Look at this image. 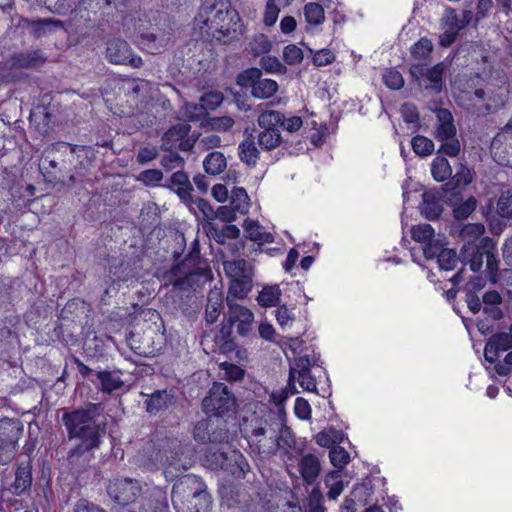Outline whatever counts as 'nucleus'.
Returning a JSON list of instances; mask_svg holds the SVG:
<instances>
[{
	"mask_svg": "<svg viewBox=\"0 0 512 512\" xmlns=\"http://www.w3.org/2000/svg\"><path fill=\"white\" fill-rule=\"evenodd\" d=\"M103 411V403L89 402L84 407L63 413L62 422L68 439L78 441L67 453L70 463L79 461L86 454L93 455L101 447L107 434V420Z\"/></svg>",
	"mask_w": 512,
	"mask_h": 512,
	"instance_id": "obj_1",
	"label": "nucleus"
},
{
	"mask_svg": "<svg viewBox=\"0 0 512 512\" xmlns=\"http://www.w3.org/2000/svg\"><path fill=\"white\" fill-rule=\"evenodd\" d=\"M195 20L202 35L225 44L238 40L245 31L239 12L230 3L206 1Z\"/></svg>",
	"mask_w": 512,
	"mask_h": 512,
	"instance_id": "obj_2",
	"label": "nucleus"
},
{
	"mask_svg": "<svg viewBox=\"0 0 512 512\" xmlns=\"http://www.w3.org/2000/svg\"><path fill=\"white\" fill-rule=\"evenodd\" d=\"M459 260L465 265L468 264L473 272H479L485 260L490 281L493 283L497 281L499 267L496 245L492 238L482 237L478 242L465 241L459 255H457L454 249L445 247L439 255L437 262L441 270L452 271L457 266Z\"/></svg>",
	"mask_w": 512,
	"mask_h": 512,
	"instance_id": "obj_3",
	"label": "nucleus"
},
{
	"mask_svg": "<svg viewBox=\"0 0 512 512\" xmlns=\"http://www.w3.org/2000/svg\"><path fill=\"white\" fill-rule=\"evenodd\" d=\"M171 498L176 512H210L212 507V498L205 483L195 474L177 479Z\"/></svg>",
	"mask_w": 512,
	"mask_h": 512,
	"instance_id": "obj_4",
	"label": "nucleus"
},
{
	"mask_svg": "<svg viewBox=\"0 0 512 512\" xmlns=\"http://www.w3.org/2000/svg\"><path fill=\"white\" fill-rule=\"evenodd\" d=\"M228 314L226 321L223 322L218 338V344L223 353L236 351L238 344L233 337V328L236 326L237 333L240 336H247L251 331V325L254 315L250 309L239 304H228Z\"/></svg>",
	"mask_w": 512,
	"mask_h": 512,
	"instance_id": "obj_5",
	"label": "nucleus"
},
{
	"mask_svg": "<svg viewBox=\"0 0 512 512\" xmlns=\"http://www.w3.org/2000/svg\"><path fill=\"white\" fill-rule=\"evenodd\" d=\"M237 406L234 393L222 382H214L202 401L203 412L220 420L233 417Z\"/></svg>",
	"mask_w": 512,
	"mask_h": 512,
	"instance_id": "obj_6",
	"label": "nucleus"
},
{
	"mask_svg": "<svg viewBox=\"0 0 512 512\" xmlns=\"http://www.w3.org/2000/svg\"><path fill=\"white\" fill-rule=\"evenodd\" d=\"M175 263L162 273L164 286H172L174 290H185L190 287V272L186 271V266H195L200 262V244L195 239L189 248V252L180 260L181 253H173Z\"/></svg>",
	"mask_w": 512,
	"mask_h": 512,
	"instance_id": "obj_7",
	"label": "nucleus"
},
{
	"mask_svg": "<svg viewBox=\"0 0 512 512\" xmlns=\"http://www.w3.org/2000/svg\"><path fill=\"white\" fill-rule=\"evenodd\" d=\"M134 27L137 34V44L149 54L161 53L170 42L171 34L157 25L154 26L146 14L138 18Z\"/></svg>",
	"mask_w": 512,
	"mask_h": 512,
	"instance_id": "obj_8",
	"label": "nucleus"
},
{
	"mask_svg": "<svg viewBox=\"0 0 512 512\" xmlns=\"http://www.w3.org/2000/svg\"><path fill=\"white\" fill-rule=\"evenodd\" d=\"M271 420L272 412L266 407L243 417L240 424L241 434L255 452H265L263 442Z\"/></svg>",
	"mask_w": 512,
	"mask_h": 512,
	"instance_id": "obj_9",
	"label": "nucleus"
},
{
	"mask_svg": "<svg viewBox=\"0 0 512 512\" xmlns=\"http://www.w3.org/2000/svg\"><path fill=\"white\" fill-rule=\"evenodd\" d=\"M262 70L251 67L237 75L236 82L242 88H250L251 95L257 99H269L276 94L279 85L275 80L262 79Z\"/></svg>",
	"mask_w": 512,
	"mask_h": 512,
	"instance_id": "obj_10",
	"label": "nucleus"
},
{
	"mask_svg": "<svg viewBox=\"0 0 512 512\" xmlns=\"http://www.w3.org/2000/svg\"><path fill=\"white\" fill-rule=\"evenodd\" d=\"M193 436L197 442L202 444H222L229 437L227 421L207 416L195 424Z\"/></svg>",
	"mask_w": 512,
	"mask_h": 512,
	"instance_id": "obj_11",
	"label": "nucleus"
},
{
	"mask_svg": "<svg viewBox=\"0 0 512 512\" xmlns=\"http://www.w3.org/2000/svg\"><path fill=\"white\" fill-rule=\"evenodd\" d=\"M56 146L57 152L69 155V162L75 172L81 176L90 168L96 158L95 150L91 146L72 145L68 142H58Z\"/></svg>",
	"mask_w": 512,
	"mask_h": 512,
	"instance_id": "obj_12",
	"label": "nucleus"
},
{
	"mask_svg": "<svg viewBox=\"0 0 512 512\" xmlns=\"http://www.w3.org/2000/svg\"><path fill=\"white\" fill-rule=\"evenodd\" d=\"M230 279L229 294L243 299L252 289V277L246 271L244 260L232 261L225 266Z\"/></svg>",
	"mask_w": 512,
	"mask_h": 512,
	"instance_id": "obj_13",
	"label": "nucleus"
},
{
	"mask_svg": "<svg viewBox=\"0 0 512 512\" xmlns=\"http://www.w3.org/2000/svg\"><path fill=\"white\" fill-rule=\"evenodd\" d=\"M191 126L188 123H177L172 125L162 136L160 150L170 151L178 149L188 152L194 147L195 140L189 137Z\"/></svg>",
	"mask_w": 512,
	"mask_h": 512,
	"instance_id": "obj_14",
	"label": "nucleus"
},
{
	"mask_svg": "<svg viewBox=\"0 0 512 512\" xmlns=\"http://www.w3.org/2000/svg\"><path fill=\"white\" fill-rule=\"evenodd\" d=\"M106 57L113 64L128 65L133 68H140L143 65L142 58L133 52L126 40L120 38L108 41Z\"/></svg>",
	"mask_w": 512,
	"mask_h": 512,
	"instance_id": "obj_15",
	"label": "nucleus"
},
{
	"mask_svg": "<svg viewBox=\"0 0 512 512\" xmlns=\"http://www.w3.org/2000/svg\"><path fill=\"white\" fill-rule=\"evenodd\" d=\"M107 492L115 503L121 506L133 504L141 494V487L137 480L129 478L110 481Z\"/></svg>",
	"mask_w": 512,
	"mask_h": 512,
	"instance_id": "obj_16",
	"label": "nucleus"
},
{
	"mask_svg": "<svg viewBox=\"0 0 512 512\" xmlns=\"http://www.w3.org/2000/svg\"><path fill=\"white\" fill-rule=\"evenodd\" d=\"M512 349V325L510 332L493 333L484 347V358L490 364L496 363L500 353Z\"/></svg>",
	"mask_w": 512,
	"mask_h": 512,
	"instance_id": "obj_17",
	"label": "nucleus"
},
{
	"mask_svg": "<svg viewBox=\"0 0 512 512\" xmlns=\"http://www.w3.org/2000/svg\"><path fill=\"white\" fill-rule=\"evenodd\" d=\"M411 74L415 77H417V75L423 76L429 80L431 85L426 86V89L435 94L441 93L445 87V67L443 62H439L428 69H426L422 64L414 65L411 69Z\"/></svg>",
	"mask_w": 512,
	"mask_h": 512,
	"instance_id": "obj_18",
	"label": "nucleus"
},
{
	"mask_svg": "<svg viewBox=\"0 0 512 512\" xmlns=\"http://www.w3.org/2000/svg\"><path fill=\"white\" fill-rule=\"evenodd\" d=\"M40 169L47 182L57 184L64 181V171L69 168L65 160L59 161L56 153L51 152L43 158Z\"/></svg>",
	"mask_w": 512,
	"mask_h": 512,
	"instance_id": "obj_19",
	"label": "nucleus"
},
{
	"mask_svg": "<svg viewBox=\"0 0 512 512\" xmlns=\"http://www.w3.org/2000/svg\"><path fill=\"white\" fill-rule=\"evenodd\" d=\"M443 33L440 34L438 43L441 47H450L462 30L459 16L454 8H447L443 19Z\"/></svg>",
	"mask_w": 512,
	"mask_h": 512,
	"instance_id": "obj_20",
	"label": "nucleus"
},
{
	"mask_svg": "<svg viewBox=\"0 0 512 512\" xmlns=\"http://www.w3.org/2000/svg\"><path fill=\"white\" fill-rule=\"evenodd\" d=\"M443 190L429 189L422 194L421 212L428 220H437L443 213Z\"/></svg>",
	"mask_w": 512,
	"mask_h": 512,
	"instance_id": "obj_21",
	"label": "nucleus"
},
{
	"mask_svg": "<svg viewBox=\"0 0 512 512\" xmlns=\"http://www.w3.org/2000/svg\"><path fill=\"white\" fill-rule=\"evenodd\" d=\"M131 0H82L83 9L97 13L102 12V15H110L112 12L109 10L114 8L121 14V18L126 19L128 4Z\"/></svg>",
	"mask_w": 512,
	"mask_h": 512,
	"instance_id": "obj_22",
	"label": "nucleus"
},
{
	"mask_svg": "<svg viewBox=\"0 0 512 512\" xmlns=\"http://www.w3.org/2000/svg\"><path fill=\"white\" fill-rule=\"evenodd\" d=\"M437 126L434 136L438 141L449 140L457 136V128L451 111L447 108L436 110Z\"/></svg>",
	"mask_w": 512,
	"mask_h": 512,
	"instance_id": "obj_23",
	"label": "nucleus"
},
{
	"mask_svg": "<svg viewBox=\"0 0 512 512\" xmlns=\"http://www.w3.org/2000/svg\"><path fill=\"white\" fill-rule=\"evenodd\" d=\"M175 402V395L172 390H156L145 400L146 411L151 415H156L167 410Z\"/></svg>",
	"mask_w": 512,
	"mask_h": 512,
	"instance_id": "obj_24",
	"label": "nucleus"
},
{
	"mask_svg": "<svg viewBox=\"0 0 512 512\" xmlns=\"http://www.w3.org/2000/svg\"><path fill=\"white\" fill-rule=\"evenodd\" d=\"M472 180L473 175L470 169L466 165L460 164L456 173L454 175L451 174L449 180L444 183L442 190L445 193L450 192L453 198L457 199L458 196H461V193L459 191L456 192V190L465 188L472 182Z\"/></svg>",
	"mask_w": 512,
	"mask_h": 512,
	"instance_id": "obj_25",
	"label": "nucleus"
},
{
	"mask_svg": "<svg viewBox=\"0 0 512 512\" xmlns=\"http://www.w3.org/2000/svg\"><path fill=\"white\" fill-rule=\"evenodd\" d=\"M23 23L30 28V33L35 38H41L48 33L64 27V22L54 18L23 19Z\"/></svg>",
	"mask_w": 512,
	"mask_h": 512,
	"instance_id": "obj_26",
	"label": "nucleus"
},
{
	"mask_svg": "<svg viewBox=\"0 0 512 512\" xmlns=\"http://www.w3.org/2000/svg\"><path fill=\"white\" fill-rule=\"evenodd\" d=\"M32 485V464L31 460L22 461L15 470L13 483L14 493L21 495L31 488Z\"/></svg>",
	"mask_w": 512,
	"mask_h": 512,
	"instance_id": "obj_27",
	"label": "nucleus"
},
{
	"mask_svg": "<svg viewBox=\"0 0 512 512\" xmlns=\"http://www.w3.org/2000/svg\"><path fill=\"white\" fill-rule=\"evenodd\" d=\"M321 471L319 459L314 454H306L299 461V472L307 484H313Z\"/></svg>",
	"mask_w": 512,
	"mask_h": 512,
	"instance_id": "obj_28",
	"label": "nucleus"
},
{
	"mask_svg": "<svg viewBox=\"0 0 512 512\" xmlns=\"http://www.w3.org/2000/svg\"><path fill=\"white\" fill-rule=\"evenodd\" d=\"M224 308L223 294L218 289H211L207 296L205 320L209 324L215 323Z\"/></svg>",
	"mask_w": 512,
	"mask_h": 512,
	"instance_id": "obj_29",
	"label": "nucleus"
},
{
	"mask_svg": "<svg viewBox=\"0 0 512 512\" xmlns=\"http://www.w3.org/2000/svg\"><path fill=\"white\" fill-rule=\"evenodd\" d=\"M283 120V113L274 110H266L258 116V125L261 132L280 133V128Z\"/></svg>",
	"mask_w": 512,
	"mask_h": 512,
	"instance_id": "obj_30",
	"label": "nucleus"
},
{
	"mask_svg": "<svg viewBox=\"0 0 512 512\" xmlns=\"http://www.w3.org/2000/svg\"><path fill=\"white\" fill-rule=\"evenodd\" d=\"M239 157L249 167H255L259 160V150L253 136L245 138L238 147Z\"/></svg>",
	"mask_w": 512,
	"mask_h": 512,
	"instance_id": "obj_31",
	"label": "nucleus"
},
{
	"mask_svg": "<svg viewBox=\"0 0 512 512\" xmlns=\"http://www.w3.org/2000/svg\"><path fill=\"white\" fill-rule=\"evenodd\" d=\"M170 187L175 190L181 199L188 200L191 198L193 187L186 172H174L170 177Z\"/></svg>",
	"mask_w": 512,
	"mask_h": 512,
	"instance_id": "obj_32",
	"label": "nucleus"
},
{
	"mask_svg": "<svg viewBox=\"0 0 512 512\" xmlns=\"http://www.w3.org/2000/svg\"><path fill=\"white\" fill-rule=\"evenodd\" d=\"M23 434V425L19 420H0V440L18 442Z\"/></svg>",
	"mask_w": 512,
	"mask_h": 512,
	"instance_id": "obj_33",
	"label": "nucleus"
},
{
	"mask_svg": "<svg viewBox=\"0 0 512 512\" xmlns=\"http://www.w3.org/2000/svg\"><path fill=\"white\" fill-rule=\"evenodd\" d=\"M244 229L247 237L258 245H264L274 241V237L270 232L261 231V227L257 221L246 219Z\"/></svg>",
	"mask_w": 512,
	"mask_h": 512,
	"instance_id": "obj_34",
	"label": "nucleus"
},
{
	"mask_svg": "<svg viewBox=\"0 0 512 512\" xmlns=\"http://www.w3.org/2000/svg\"><path fill=\"white\" fill-rule=\"evenodd\" d=\"M227 166L224 154L220 151L210 152L203 161V167L207 174L216 176L222 173Z\"/></svg>",
	"mask_w": 512,
	"mask_h": 512,
	"instance_id": "obj_35",
	"label": "nucleus"
},
{
	"mask_svg": "<svg viewBox=\"0 0 512 512\" xmlns=\"http://www.w3.org/2000/svg\"><path fill=\"white\" fill-rule=\"evenodd\" d=\"M220 457L222 458L221 468L224 470H228L232 475L241 477L245 476V472L249 467L246 458L239 451H233L232 457L234 460V464L229 467L227 463L228 457L225 453H221Z\"/></svg>",
	"mask_w": 512,
	"mask_h": 512,
	"instance_id": "obj_36",
	"label": "nucleus"
},
{
	"mask_svg": "<svg viewBox=\"0 0 512 512\" xmlns=\"http://www.w3.org/2000/svg\"><path fill=\"white\" fill-rule=\"evenodd\" d=\"M96 377L100 382V390L103 393L111 394L124 385V382L119 376L108 370L98 371Z\"/></svg>",
	"mask_w": 512,
	"mask_h": 512,
	"instance_id": "obj_37",
	"label": "nucleus"
},
{
	"mask_svg": "<svg viewBox=\"0 0 512 512\" xmlns=\"http://www.w3.org/2000/svg\"><path fill=\"white\" fill-rule=\"evenodd\" d=\"M431 174L435 181L444 182L451 177L452 168L444 156H436L431 163Z\"/></svg>",
	"mask_w": 512,
	"mask_h": 512,
	"instance_id": "obj_38",
	"label": "nucleus"
},
{
	"mask_svg": "<svg viewBox=\"0 0 512 512\" xmlns=\"http://www.w3.org/2000/svg\"><path fill=\"white\" fill-rule=\"evenodd\" d=\"M281 291L278 285L264 287L257 296V302L264 308L276 307L280 303Z\"/></svg>",
	"mask_w": 512,
	"mask_h": 512,
	"instance_id": "obj_39",
	"label": "nucleus"
},
{
	"mask_svg": "<svg viewBox=\"0 0 512 512\" xmlns=\"http://www.w3.org/2000/svg\"><path fill=\"white\" fill-rule=\"evenodd\" d=\"M477 205L478 202L475 196L470 195L465 201H461L459 204L453 206V218L457 221L468 219L470 215L476 210Z\"/></svg>",
	"mask_w": 512,
	"mask_h": 512,
	"instance_id": "obj_40",
	"label": "nucleus"
},
{
	"mask_svg": "<svg viewBox=\"0 0 512 512\" xmlns=\"http://www.w3.org/2000/svg\"><path fill=\"white\" fill-rule=\"evenodd\" d=\"M272 43L263 33L255 34L249 43V53L254 57L264 56L270 52Z\"/></svg>",
	"mask_w": 512,
	"mask_h": 512,
	"instance_id": "obj_41",
	"label": "nucleus"
},
{
	"mask_svg": "<svg viewBox=\"0 0 512 512\" xmlns=\"http://www.w3.org/2000/svg\"><path fill=\"white\" fill-rule=\"evenodd\" d=\"M303 13L308 24L318 26L325 20V12L322 5L317 2H308L304 5Z\"/></svg>",
	"mask_w": 512,
	"mask_h": 512,
	"instance_id": "obj_42",
	"label": "nucleus"
},
{
	"mask_svg": "<svg viewBox=\"0 0 512 512\" xmlns=\"http://www.w3.org/2000/svg\"><path fill=\"white\" fill-rule=\"evenodd\" d=\"M210 233L218 244L223 245L227 239H237L240 235V230L234 224H225L222 228L212 226Z\"/></svg>",
	"mask_w": 512,
	"mask_h": 512,
	"instance_id": "obj_43",
	"label": "nucleus"
},
{
	"mask_svg": "<svg viewBox=\"0 0 512 512\" xmlns=\"http://www.w3.org/2000/svg\"><path fill=\"white\" fill-rule=\"evenodd\" d=\"M316 443L321 447L332 448L343 440V434L334 428L320 431L315 437Z\"/></svg>",
	"mask_w": 512,
	"mask_h": 512,
	"instance_id": "obj_44",
	"label": "nucleus"
},
{
	"mask_svg": "<svg viewBox=\"0 0 512 512\" xmlns=\"http://www.w3.org/2000/svg\"><path fill=\"white\" fill-rule=\"evenodd\" d=\"M411 146L414 153L421 157L431 155L435 149L434 142L430 138L420 134L415 135L411 139Z\"/></svg>",
	"mask_w": 512,
	"mask_h": 512,
	"instance_id": "obj_45",
	"label": "nucleus"
},
{
	"mask_svg": "<svg viewBox=\"0 0 512 512\" xmlns=\"http://www.w3.org/2000/svg\"><path fill=\"white\" fill-rule=\"evenodd\" d=\"M339 477V471H331L325 476V485L329 487L327 497L331 500L337 499L343 492L344 484L342 480L338 479Z\"/></svg>",
	"mask_w": 512,
	"mask_h": 512,
	"instance_id": "obj_46",
	"label": "nucleus"
},
{
	"mask_svg": "<svg viewBox=\"0 0 512 512\" xmlns=\"http://www.w3.org/2000/svg\"><path fill=\"white\" fill-rule=\"evenodd\" d=\"M433 51V43L427 37L420 38L417 42H415L411 49L410 53L412 58L416 60H425L427 59Z\"/></svg>",
	"mask_w": 512,
	"mask_h": 512,
	"instance_id": "obj_47",
	"label": "nucleus"
},
{
	"mask_svg": "<svg viewBox=\"0 0 512 512\" xmlns=\"http://www.w3.org/2000/svg\"><path fill=\"white\" fill-rule=\"evenodd\" d=\"M373 487L371 485V482H362L356 484L350 495L360 504L365 505L370 500L371 496L373 495Z\"/></svg>",
	"mask_w": 512,
	"mask_h": 512,
	"instance_id": "obj_48",
	"label": "nucleus"
},
{
	"mask_svg": "<svg viewBox=\"0 0 512 512\" xmlns=\"http://www.w3.org/2000/svg\"><path fill=\"white\" fill-rule=\"evenodd\" d=\"M383 83L390 90L397 91L404 86L402 74L395 68H388L383 73Z\"/></svg>",
	"mask_w": 512,
	"mask_h": 512,
	"instance_id": "obj_49",
	"label": "nucleus"
},
{
	"mask_svg": "<svg viewBox=\"0 0 512 512\" xmlns=\"http://www.w3.org/2000/svg\"><path fill=\"white\" fill-rule=\"evenodd\" d=\"M411 237L416 242L426 244L435 237V231L430 224H419L412 227Z\"/></svg>",
	"mask_w": 512,
	"mask_h": 512,
	"instance_id": "obj_50",
	"label": "nucleus"
},
{
	"mask_svg": "<svg viewBox=\"0 0 512 512\" xmlns=\"http://www.w3.org/2000/svg\"><path fill=\"white\" fill-rule=\"evenodd\" d=\"M82 8V0H57L54 4L52 12L65 16L74 13L78 9L81 10Z\"/></svg>",
	"mask_w": 512,
	"mask_h": 512,
	"instance_id": "obj_51",
	"label": "nucleus"
},
{
	"mask_svg": "<svg viewBox=\"0 0 512 512\" xmlns=\"http://www.w3.org/2000/svg\"><path fill=\"white\" fill-rule=\"evenodd\" d=\"M329 458H330L331 464L338 470L345 468V466L350 461L349 453L343 447H341L339 445L332 447L330 449Z\"/></svg>",
	"mask_w": 512,
	"mask_h": 512,
	"instance_id": "obj_52",
	"label": "nucleus"
},
{
	"mask_svg": "<svg viewBox=\"0 0 512 512\" xmlns=\"http://www.w3.org/2000/svg\"><path fill=\"white\" fill-rule=\"evenodd\" d=\"M260 66L267 73L283 74L287 70L286 66L276 56L267 54L261 57Z\"/></svg>",
	"mask_w": 512,
	"mask_h": 512,
	"instance_id": "obj_53",
	"label": "nucleus"
},
{
	"mask_svg": "<svg viewBox=\"0 0 512 512\" xmlns=\"http://www.w3.org/2000/svg\"><path fill=\"white\" fill-rule=\"evenodd\" d=\"M220 367L224 372V378L230 382L240 381L245 375L244 369L234 363L223 362Z\"/></svg>",
	"mask_w": 512,
	"mask_h": 512,
	"instance_id": "obj_54",
	"label": "nucleus"
},
{
	"mask_svg": "<svg viewBox=\"0 0 512 512\" xmlns=\"http://www.w3.org/2000/svg\"><path fill=\"white\" fill-rule=\"evenodd\" d=\"M145 512H168L169 506L165 495H160L159 498L150 497L143 503Z\"/></svg>",
	"mask_w": 512,
	"mask_h": 512,
	"instance_id": "obj_55",
	"label": "nucleus"
},
{
	"mask_svg": "<svg viewBox=\"0 0 512 512\" xmlns=\"http://www.w3.org/2000/svg\"><path fill=\"white\" fill-rule=\"evenodd\" d=\"M281 133H272L269 134L267 132H261L258 135V143L262 149L271 151L278 147L281 143Z\"/></svg>",
	"mask_w": 512,
	"mask_h": 512,
	"instance_id": "obj_56",
	"label": "nucleus"
},
{
	"mask_svg": "<svg viewBox=\"0 0 512 512\" xmlns=\"http://www.w3.org/2000/svg\"><path fill=\"white\" fill-rule=\"evenodd\" d=\"M445 249V244L435 237L427 242L423 247V255L427 260L438 259L439 255Z\"/></svg>",
	"mask_w": 512,
	"mask_h": 512,
	"instance_id": "obj_57",
	"label": "nucleus"
},
{
	"mask_svg": "<svg viewBox=\"0 0 512 512\" xmlns=\"http://www.w3.org/2000/svg\"><path fill=\"white\" fill-rule=\"evenodd\" d=\"M18 442L0 440V464L9 463L15 456Z\"/></svg>",
	"mask_w": 512,
	"mask_h": 512,
	"instance_id": "obj_58",
	"label": "nucleus"
},
{
	"mask_svg": "<svg viewBox=\"0 0 512 512\" xmlns=\"http://www.w3.org/2000/svg\"><path fill=\"white\" fill-rule=\"evenodd\" d=\"M280 8L276 4V0H267L263 14V23L265 26H273L279 16Z\"/></svg>",
	"mask_w": 512,
	"mask_h": 512,
	"instance_id": "obj_59",
	"label": "nucleus"
},
{
	"mask_svg": "<svg viewBox=\"0 0 512 512\" xmlns=\"http://www.w3.org/2000/svg\"><path fill=\"white\" fill-rule=\"evenodd\" d=\"M159 149L157 146L154 145H146L144 147H141L138 150L136 160L137 163L140 165L147 164L148 162H151L155 160L159 155Z\"/></svg>",
	"mask_w": 512,
	"mask_h": 512,
	"instance_id": "obj_60",
	"label": "nucleus"
},
{
	"mask_svg": "<svg viewBox=\"0 0 512 512\" xmlns=\"http://www.w3.org/2000/svg\"><path fill=\"white\" fill-rule=\"evenodd\" d=\"M283 60L288 65L299 64L303 60V52L295 44H288L283 50Z\"/></svg>",
	"mask_w": 512,
	"mask_h": 512,
	"instance_id": "obj_61",
	"label": "nucleus"
},
{
	"mask_svg": "<svg viewBox=\"0 0 512 512\" xmlns=\"http://www.w3.org/2000/svg\"><path fill=\"white\" fill-rule=\"evenodd\" d=\"M167 154H164L161 158V166L166 170L170 171L176 167L183 166L184 159L177 153L176 151L170 150L167 151Z\"/></svg>",
	"mask_w": 512,
	"mask_h": 512,
	"instance_id": "obj_62",
	"label": "nucleus"
},
{
	"mask_svg": "<svg viewBox=\"0 0 512 512\" xmlns=\"http://www.w3.org/2000/svg\"><path fill=\"white\" fill-rule=\"evenodd\" d=\"M441 146L438 150V153H443L449 157H457L461 151L460 141L457 139V136L451 138L449 140L440 141Z\"/></svg>",
	"mask_w": 512,
	"mask_h": 512,
	"instance_id": "obj_63",
	"label": "nucleus"
},
{
	"mask_svg": "<svg viewBox=\"0 0 512 512\" xmlns=\"http://www.w3.org/2000/svg\"><path fill=\"white\" fill-rule=\"evenodd\" d=\"M335 61V54L328 48L316 51L312 57V62L315 66L322 67L332 64Z\"/></svg>",
	"mask_w": 512,
	"mask_h": 512,
	"instance_id": "obj_64",
	"label": "nucleus"
}]
</instances>
